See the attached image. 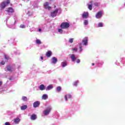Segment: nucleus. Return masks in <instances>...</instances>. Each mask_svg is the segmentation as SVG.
Instances as JSON below:
<instances>
[{"mask_svg": "<svg viewBox=\"0 0 125 125\" xmlns=\"http://www.w3.org/2000/svg\"><path fill=\"white\" fill-rule=\"evenodd\" d=\"M62 10H61V8H58V9H56L55 10L53 11L51 13V16L52 17H56V16H57V14L59 15L60 13H61V12Z\"/></svg>", "mask_w": 125, "mask_h": 125, "instance_id": "obj_1", "label": "nucleus"}, {"mask_svg": "<svg viewBox=\"0 0 125 125\" xmlns=\"http://www.w3.org/2000/svg\"><path fill=\"white\" fill-rule=\"evenodd\" d=\"M9 3H10V1H9V0H7L6 1L1 2L0 4V8H1V9H4V8H5L6 7V5L9 4Z\"/></svg>", "mask_w": 125, "mask_h": 125, "instance_id": "obj_2", "label": "nucleus"}, {"mask_svg": "<svg viewBox=\"0 0 125 125\" xmlns=\"http://www.w3.org/2000/svg\"><path fill=\"white\" fill-rule=\"evenodd\" d=\"M52 109V107L51 106H48L46 109H45L43 112V114L44 115V116H48V115H49V113L51 112V110Z\"/></svg>", "mask_w": 125, "mask_h": 125, "instance_id": "obj_3", "label": "nucleus"}, {"mask_svg": "<svg viewBox=\"0 0 125 125\" xmlns=\"http://www.w3.org/2000/svg\"><path fill=\"white\" fill-rule=\"evenodd\" d=\"M70 27V23L68 22H62L61 25L62 29H68Z\"/></svg>", "mask_w": 125, "mask_h": 125, "instance_id": "obj_4", "label": "nucleus"}, {"mask_svg": "<svg viewBox=\"0 0 125 125\" xmlns=\"http://www.w3.org/2000/svg\"><path fill=\"white\" fill-rule=\"evenodd\" d=\"M103 14V12H102V11H99L96 15V18H97V19H99L101 18V17H102Z\"/></svg>", "mask_w": 125, "mask_h": 125, "instance_id": "obj_5", "label": "nucleus"}, {"mask_svg": "<svg viewBox=\"0 0 125 125\" xmlns=\"http://www.w3.org/2000/svg\"><path fill=\"white\" fill-rule=\"evenodd\" d=\"M43 5L45 9H48V10H50V9H51V7L48 6V2H46L44 3Z\"/></svg>", "mask_w": 125, "mask_h": 125, "instance_id": "obj_6", "label": "nucleus"}, {"mask_svg": "<svg viewBox=\"0 0 125 125\" xmlns=\"http://www.w3.org/2000/svg\"><path fill=\"white\" fill-rule=\"evenodd\" d=\"M7 71H9V72H12L15 69V67L14 66H12L11 65H8L7 66L6 68Z\"/></svg>", "mask_w": 125, "mask_h": 125, "instance_id": "obj_7", "label": "nucleus"}, {"mask_svg": "<svg viewBox=\"0 0 125 125\" xmlns=\"http://www.w3.org/2000/svg\"><path fill=\"white\" fill-rule=\"evenodd\" d=\"M70 57L73 62H75L77 59V57H76V55L74 54H72L70 55Z\"/></svg>", "mask_w": 125, "mask_h": 125, "instance_id": "obj_8", "label": "nucleus"}, {"mask_svg": "<svg viewBox=\"0 0 125 125\" xmlns=\"http://www.w3.org/2000/svg\"><path fill=\"white\" fill-rule=\"evenodd\" d=\"M82 17L83 19H86L88 17V12H84L82 14Z\"/></svg>", "mask_w": 125, "mask_h": 125, "instance_id": "obj_9", "label": "nucleus"}, {"mask_svg": "<svg viewBox=\"0 0 125 125\" xmlns=\"http://www.w3.org/2000/svg\"><path fill=\"white\" fill-rule=\"evenodd\" d=\"M87 42H88V38L87 37H85L83 40L82 42L84 45H87Z\"/></svg>", "mask_w": 125, "mask_h": 125, "instance_id": "obj_10", "label": "nucleus"}, {"mask_svg": "<svg viewBox=\"0 0 125 125\" xmlns=\"http://www.w3.org/2000/svg\"><path fill=\"white\" fill-rule=\"evenodd\" d=\"M71 98L72 96L69 94H67L64 96V99L65 101H68V99H71Z\"/></svg>", "mask_w": 125, "mask_h": 125, "instance_id": "obj_11", "label": "nucleus"}, {"mask_svg": "<svg viewBox=\"0 0 125 125\" xmlns=\"http://www.w3.org/2000/svg\"><path fill=\"white\" fill-rule=\"evenodd\" d=\"M8 61V57L5 56V58H4V60L2 61L1 62H0V64L1 65H4V64H5V62H7Z\"/></svg>", "mask_w": 125, "mask_h": 125, "instance_id": "obj_12", "label": "nucleus"}, {"mask_svg": "<svg viewBox=\"0 0 125 125\" xmlns=\"http://www.w3.org/2000/svg\"><path fill=\"white\" fill-rule=\"evenodd\" d=\"M40 104H41L40 102L39 101L35 102V103H33L34 108H37V107H39V106H40Z\"/></svg>", "mask_w": 125, "mask_h": 125, "instance_id": "obj_13", "label": "nucleus"}, {"mask_svg": "<svg viewBox=\"0 0 125 125\" xmlns=\"http://www.w3.org/2000/svg\"><path fill=\"white\" fill-rule=\"evenodd\" d=\"M6 11L8 13H12V12H14V10H13L12 8L9 7L8 8H7Z\"/></svg>", "mask_w": 125, "mask_h": 125, "instance_id": "obj_14", "label": "nucleus"}, {"mask_svg": "<svg viewBox=\"0 0 125 125\" xmlns=\"http://www.w3.org/2000/svg\"><path fill=\"white\" fill-rule=\"evenodd\" d=\"M93 1H91L89 4H88V8L90 10H92V3Z\"/></svg>", "mask_w": 125, "mask_h": 125, "instance_id": "obj_15", "label": "nucleus"}, {"mask_svg": "<svg viewBox=\"0 0 125 125\" xmlns=\"http://www.w3.org/2000/svg\"><path fill=\"white\" fill-rule=\"evenodd\" d=\"M57 62V58H55V57H54L52 59V64H56Z\"/></svg>", "mask_w": 125, "mask_h": 125, "instance_id": "obj_16", "label": "nucleus"}, {"mask_svg": "<svg viewBox=\"0 0 125 125\" xmlns=\"http://www.w3.org/2000/svg\"><path fill=\"white\" fill-rule=\"evenodd\" d=\"M39 89L40 90H44L46 89L45 86L44 84H41L39 86Z\"/></svg>", "mask_w": 125, "mask_h": 125, "instance_id": "obj_17", "label": "nucleus"}, {"mask_svg": "<svg viewBox=\"0 0 125 125\" xmlns=\"http://www.w3.org/2000/svg\"><path fill=\"white\" fill-rule=\"evenodd\" d=\"M20 118H17L14 119V122L15 123H16V124L18 125V124H19V123H20Z\"/></svg>", "mask_w": 125, "mask_h": 125, "instance_id": "obj_18", "label": "nucleus"}, {"mask_svg": "<svg viewBox=\"0 0 125 125\" xmlns=\"http://www.w3.org/2000/svg\"><path fill=\"white\" fill-rule=\"evenodd\" d=\"M42 98L43 99V100H46V99L48 98V95H47L46 94H43Z\"/></svg>", "mask_w": 125, "mask_h": 125, "instance_id": "obj_19", "label": "nucleus"}, {"mask_svg": "<svg viewBox=\"0 0 125 125\" xmlns=\"http://www.w3.org/2000/svg\"><path fill=\"white\" fill-rule=\"evenodd\" d=\"M52 88H53V85L50 84L46 88V90L47 91L50 90V89H52Z\"/></svg>", "mask_w": 125, "mask_h": 125, "instance_id": "obj_20", "label": "nucleus"}, {"mask_svg": "<svg viewBox=\"0 0 125 125\" xmlns=\"http://www.w3.org/2000/svg\"><path fill=\"white\" fill-rule=\"evenodd\" d=\"M28 108V106L27 105H23L21 106V110L22 111H24V110H26Z\"/></svg>", "mask_w": 125, "mask_h": 125, "instance_id": "obj_21", "label": "nucleus"}, {"mask_svg": "<svg viewBox=\"0 0 125 125\" xmlns=\"http://www.w3.org/2000/svg\"><path fill=\"white\" fill-rule=\"evenodd\" d=\"M37 119V115L36 114H33L31 116V120L32 121H35Z\"/></svg>", "mask_w": 125, "mask_h": 125, "instance_id": "obj_22", "label": "nucleus"}, {"mask_svg": "<svg viewBox=\"0 0 125 125\" xmlns=\"http://www.w3.org/2000/svg\"><path fill=\"white\" fill-rule=\"evenodd\" d=\"M51 54H52V52L51 51H48L46 54V55L47 56V57H50V56H51Z\"/></svg>", "mask_w": 125, "mask_h": 125, "instance_id": "obj_23", "label": "nucleus"}, {"mask_svg": "<svg viewBox=\"0 0 125 125\" xmlns=\"http://www.w3.org/2000/svg\"><path fill=\"white\" fill-rule=\"evenodd\" d=\"M61 65L62 68H64V67H66V66H67V62H62Z\"/></svg>", "mask_w": 125, "mask_h": 125, "instance_id": "obj_24", "label": "nucleus"}, {"mask_svg": "<svg viewBox=\"0 0 125 125\" xmlns=\"http://www.w3.org/2000/svg\"><path fill=\"white\" fill-rule=\"evenodd\" d=\"M36 43L37 44H42V41H41V40H40V39H37L36 40Z\"/></svg>", "mask_w": 125, "mask_h": 125, "instance_id": "obj_25", "label": "nucleus"}, {"mask_svg": "<svg viewBox=\"0 0 125 125\" xmlns=\"http://www.w3.org/2000/svg\"><path fill=\"white\" fill-rule=\"evenodd\" d=\"M83 24L85 25V26H87V25H88V20H85L84 21V22H83Z\"/></svg>", "mask_w": 125, "mask_h": 125, "instance_id": "obj_26", "label": "nucleus"}, {"mask_svg": "<svg viewBox=\"0 0 125 125\" xmlns=\"http://www.w3.org/2000/svg\"><path fill=\"white\" fill-rule=\"evenodd\" d=\"M58 31L59 33H60V34H63L64 32L63 31V30L62 29V28H60L58 30Z\"/></svg>", "mask_w": 125, "mask_h": 125, "instance_id": "obj_27", "label": "nucleus"}, {"mask_svg": "<svg viewBox=\"0 0 125 125\" xmlns=\"http://www.w3.org/2000/svg\"><path fill=\"white\" fill-rule=\"evenodd\" d=\"M22 100L23 101H28V98H27V97H25V96H23L22 97Z\"/></svg>", "mask_w": 125, "mask_h": 125, "instance_id": "obj_28", "label": "nucleus"}, {"mask_svg": "<svg viewBox=\"0 0 125 125\" xmlns=\"http://www.w3.org/2000/svg\"><path fill=\"white\" fill-rule=\"evenodd\" d=\"M61 89H62V88H61V86H58L57 87V91H58V92H60V91H61Z\"/></svg>", "mask_w": 125, "mask_h": 125, "instance_id": "obj_29", "label": "nucleus"}, {"mask_svg": "<svg viewBox=\"0 0 125 125\" xmlns=\"http://www.w3.org/2000/svg\"><path fill=\"white\" fill-rule=\"evenodd\" d=\"M79 48H80V52H82V51H83V48L82 47V43H80L79 44Z\"/></svg>", "mask_w": 125, "mask_h": 125, "instance_id": "obj_30", "label": "nucleus"}, {"mask_svg": "<svg viewBox=\"0 0 125 125\" xmlns=\"http://www.w3.org/2000/svg\"><path fill=\"white\" fill-rule=\"evenodd\" d=\"M73 42H74V39L73 38H71L69 40V42L70 43H73Z\"/></svg>", "mask_w": 125, "mask_h": 125, "instance_id": "obj_31", "label": "nucleus"}, {"mask_svg": "<svg viewBox=\"0 0 125 125\" xmlns=\"http://www.w3.org/2000/svg\"><path fill=\"white\" fill-rule=\"evenodd\" d=\"M78 83H79V81L75 82L74 84H73V85H75V86H77V85H78Z\"/></svg>", "mask_w": 125, "mask_h": 125, "instance_id": "obj_32", "label": "nucleus"}, {"mask_svg": "<svg viewBox=\"0 0 125 125\" xmlns=\"http://www.w3.org/2000/svg\"><path fill=\"white\" fill-rule=\"evenodd\" d=\"M98 27H103V23H102V22L99 23Z\"/></svg>", "mask_w": 125, "mask_h": 125, "instance_id": "obj_33", "label": "nucleus"}, {"mask_svg": "<svg viewBox=\"0 0 125 125\" xmlns=\"http://www.w3.org/2000/svg\"><path fill=\"white\" fill-rule=\"evenodd\" d=\"M20 27H21V28L22 29H24V28H26V26H25V25H24V24H21V25H20Z\"/></svg>", "mask_w": 125, "mask_h": 125, "instance_id": "obj_34", "label": "nucleus"}, {"mask_svg": "<svg viewBox=\"0 0 125 125\" xmlns=\"http://www.w3.org/2000/svg\"><path fill=\"white\" fill-rule=\"evenodd\" d=\"M94 5L95 6H99V5H100V3L98 2H96L94 3Z\"/></svg>", "mask_w": 125, "mask_h": 125, "instance_id": "obj_35", "label": "nucleus"}, {"mask_svg": "<svg viewBox=\"0 0 125 125\" xmlns=\"http://www.w3.org/2000/svg\"><path fill=\"white\" fill-rule=\"evenodd\" d=\"M72 50H74V51H75L76 52H77L78 51V49L77 48H73L72 49Z\"/></svg>", "mask_w": 125, "mask_h": 125, "instance_id": "obj_36", "label": "nucleus"}, {"mask_svg": "<svg viewBox=\"0 0 125 125\" xmlns=\"http://www.w3.org/2000/svg\"><path fill=\"white\" fill-rule=\"evenodd\" d=\"M5 125H10V123L9 122H6Z\"/></svg>", "mask_w": 125, "mask_h": 125, "instance_id": "obj_37", "label": "nucleus"}, {"mask_svg": "<svg viewBox=\"0 0 125 125\" xmlns=\"http://www.w3.org/2000/svg\"><path fill=\"white\" fill-rule=\"evenodd\" d=\"M77 63H80V62H81V60H80V59H78L76 61Z\"/></svg>", "mask_w": 125, "mask_h": 125, "instance_id": "obj_38", "label": "nucleus"}, {"mask_svg": "<svg viewBox=\"0 0 125 125\" xmlns=\"http://www.w3.org/2000/svg\"><path fill=\"white\" fill-rule=\"evenodd\" d=\"M1 85H2V82L0 81V87L1 86Z\"/></svg>", "mask_w": 125, "mask_h": 125, "instance_id": "obj_39", "label": "nucleus"}, {"mask_svg": "<svg viewBox=\"0 0 125 125\" xmlns=\"http://www.w3.org/2000/svg\"><path fill=\"white\" fill-rule=\"evenodd\" d=\"M41 60H43V57H41Z\"/></svg>", "mask_w": 125, "mask_h": 125, "instance_id": "obj_40", "label": "nucleus"}, {"mask_svg": "<svg viewBox=\"0 0 125 125\" xmlns=\"http://www.w3.org/2000/svg\"><path fill=\"white\" fill-rule=\"evenodd\" d=\"M23 0L24 1H29V0Z\"/></svg>", "mask_w": 125, "mask_h": 125, "instance_id": "obj_41", "label": "nucleus"}, {"mask_svg": "<svg viewBox=\"0 0 125 125\" xmlns=\"http://www.w3.org/2000/svg\"><path fill=\"white\" fill-rule=\"evenodd\" d=\"M39 32H42V29H39Z\"/></svg>", "mask_w": 125, "mask_h": 125, "instance_id": "obj_42", "label": "nucleus"}, {"mask_svg": "<svg viewBox=\"0 0 125 125\" xmlns=\"http://www.w3.org/2000/svg\"><path fill=\"white\" fill-rule=\"evenodd\" d=\"M92 66H94V63H92Z\"/></svg>", "mask_w": 125, "mask_h": 125, "instance_id": "obj_43", "label": "nucleus"}, {"mask_svg": "<svg viewBox=\"0 0 125 125\" xmlns=\"http://www.w3.org/2000/svg\"><path fill=\"white\" fill-rule=\"evenodd\" d=\"M29 12H28V14H28V15H29Z\"/></svg>", "mask_w": 125, "mask_h": 125, "instance_id": "obj_44", "label": "nucleus"}]
</instances>
